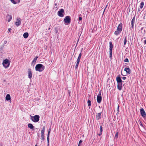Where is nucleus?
Wrapping results in <instances>:
<instances>
[{"label":"nucleus","mask_w":146,"mask_h":146,"mask_svg":"<svg viewBox=\"0 0 146 146\" xmlns=\"http://www.w3.org/2000/svg\"><path fill=\"white\" fill-rule=\"evenodd\" d=\"M38 58V56H36L35 57L34 59L33 60L32 63H31V65H33V66H34V65L36 64V60Z\"/></svg>","instance_id":"obj_12"},{"label":"nucleus","mask_w":146,"mask_h":146,"mask_svg":"<svg viewBox=\"0 0 146 146\" xmlns=\"http://www.w3.org/2000/svg\"><path fill=\"white\" fill-rule=\"evenodd\" d=\"M102 100V97L101 94L100 90L99 94L98 95L97 98V101L98 103H100Z\"/></svg>","instance_id":"obj_8"},{"label":"nucleus","mask_w":146,"mask_h":146,"mask_svg":"<svg viewBox=\"0 0 146 146\" xmlns=\"http://www.w3.org/2000/svg\"><path fill=\"white\" fill-rule=\"evenodd\" d=\"M64 22L66 25H68L70 24L71 22V18L70 16H67L65 17L64 19Z\"/></svg>","instance_id":"obj_5"},{"label":"nucleus","mask_w":146,"mask_h":146,"mask_svg":"<svg viewBox=\"0 0 146 146\" xmlns=\"http://www.w3.org/2000/svg\"><path fill=\"white\" fill-rule=\"evenodd\" d=\"M144 5V3L143 2H141L140 3V8L141 9H142L143 8V5Z\"/></svg>","instance_id":"obj_27"},{"label":"nucleus","mask_w":146,"mask_h":146,"mask_svg":"<svg viewBox=\"0 0 146 146\" xmlns=\"http://www.w3.org/2000/svg\"><path fill=\"white\" fill-rule=\"evenodd\" d=\"M54 5L55 6H56V5H57V3H55Z\"/></svg>","instance_id":"obj_53"},{"label":"nucleus","mask_w":146,"mask_h":146,"mask_svg":"<svg viewBox=\"0 0 146 146\" xmlns=\"http://www.w3.org/2000/svg\"><path fill=\"white\" fill-rule=\"evenodd\" d=\"M135 21V17H134L132 19V20L131 21V27H130V28H131L132 29H133V28L134 25V22Z\"/></svg>","instance_id":"obj_11"},{"label":"nucleus","mask_w":146,"mask_h":146,"mask_svg":"<svg viewBox=\"0 0 146 146\" xmlns=\"http://www.w3.org/2000/svg\"><path fill=\"white\" fill-rule=\"evenodd\" d=\"M83 48H82V49H81V51H82V50H83Z\"/></svg>","instance_id":"obj_56"},{"label":"nucleus","mask_w":146,"mask_h":146,"mask_svg":"<svg viewBox=\"0 0 146 146\" xmlns=\"http://www.w3.org/2000/svg\"><path fill=\"white\" fill-rule=\"evenodd\" d=\"M31 119L33 122L36 123L38 122L40 119V116L38 115H36L34 116H33L31 115H30Z\"/></svg>","instance_id":"obj_4"},{"label":"nucleus","mask_w":146,"mask_h":146,"mask_svg":"<svg viewBox=\"0 0 146 146\" xmlns=\"http://www.w3.org/2000/svg\"><path fill=\"white\" fill-rule=\"evenodd\" d=\"M70 93H71L69 91L68 92V94L70 96Z\"/></svg>","instance_id":"obj_46"},{"label":"nucleus","mask_w":146,"mask_h":146,"mask_svg":"<svg viewBox=\"0 0 146 146\" xmlns=\"http://www.w3.org/2000/svg\"><path fill=\"white\" fill-rule=\"evenodd\" d=\"M94 30V29H93L92 30V31H93V30Z\"/></svg>","instance_id":"obj_61"},{"label":"nucleus","mask_w":146,"mask_h":146,"mask_svg":"<svg viewBox=\"0 0 146 146\" xmlns=\"http://www.w3.org/2000/svg\"><path fill=\"white\" fill-rule=\"evenodd\" d=\"M75 43H76V42H74V43H73V45H75Z\"/></svg>","instance_id":"obj_51"},{"label":"nucleus","mask_w":146,"mask_h":146,"mask_svg":"<svg viewBox=\"0 0 146 146\" xmlns=\"http://www.w3.org/2000/svg\"><path fill=\"white\" fill-rule=\"evenodd\" d=\"M82 51H81V52L79 54V56L78 58H77V60L80 61L81 57L82 55Z\"/></svg>","instance_id":"obj_23"},{"label":"nucleus","mask_w":146,"mask_h":146,"mask_svg":"<svg viewBox=\"0 0 146 146\" xmlns=\"http://www.w3.org/2000/svg\"><path fill=\"white\" fill-rule=\"evenodd\" d=\"M99 107L100 108V106H99Z\"/></svg>","instance_id":"obj_60"},{"label":"nucleus","mask_w":146,"mask_h":146,"mask_svg":"<svg viewBox=\"0 0 146 146\" xmlns=\"http://www.w3.org/2000/svg\"><path fill=\"white\" fill-rule=\"evenodd\" d=\"M45 131V127H43L42 129L41 130V135H44V133Z\"/></svg>","instance_id":"obj_20"},{"label":"nucleus","mask_w":146,"mask_h":146,"mask_svg":"<svg viewBox=\"0 0 146 146\" xmlns=\"http://www.w3.org/2000/svg\"><path fill=\"white\" fill-rule=\"evenodd\" d=\"M100 132L102 133L103 131V127L102 125L100 126Z\"/></svg>","instance_id":"obj_29"},{"label":"nucleus","mask_w":146,"mask_h":146,"mask_svg":"<svg viewBox=\"0 0 146 146\" xmlns=\"http://www.w3.org/2000/svg\"><path fill=\"white\" fill-rule=\"evenodd\" d=\"M87 103L88 104V106H89V108H90V106L91 105V101L90 100H89L88 99V101H87Z\"/></svg>","instance_id":"obj_25"},{"label":"nucleus","mask_w":146,"mask_h":146,"mask_svg":"<svg viewBox=\"0 0 146 146\" xmlns=\"http://www.w3.org/2000/svg\"><path fill=\"white\" fill-rule=\"evenodd\" d=\"M41 139L43 141L44 140V135H41Z\"/></svg>","instance_id":"obj_36"},{"label":"nucleus","mask_w":146,"mask_h":146,"mask_svg":"<svg viewBox=\"0 0 146 146\" xmlns=\"http://www.w3.org/2000/svg\"><path fill=\"white\" fill-rule=\"evenodd\" d=\"M58 15L60 17H62L64 15V10L63 9H60L57 12Z\"/></svg>","instance_id":"obj_7"},{"label":"nucleus","mask_w":146,"mask_h":146,"mask_svg":"<svg viewBox=\"0 0 146 146\" xmlns=\"http://www.w3.org/2000/svg\"><path fill=\"white\" fill-rule=\"evenodd\" d=\"M127 43V36H126L124 40V45H125Z\"/></svg>","instance_id":"obj_26"},{"label":"nucleus","mask_w":146,"mask_h":146,"mask_svg":"<svg viewBox=\"0 0 146 146\" xmlns=\"http://www.w3.org/2000/svg\"><path fill=\"white\" fill-rule=\"evenodd\" d=\"M124 71H125L127 73L129 74L131 73V71L129 68H125L124 69Z\"/></svg>","instance_id":"obj_17"},{"label":"nucleus","mask_w":146,"mask_h":146,"mask_svg":"<svg viewBox=\"0 0 146 146\" xmlns=\"http://www.w3.org/2000/svg\"><path fill=\"white\" fill-rule=\"evenodd\" d=\"M126 78V77H125L124 76L122 77V79L123 80H125Z\"/></svg>","instance_id":"obj_42"},{"label":"nucleus","mask_w":146,"mask_h":146,"mask_svg":"<svg viewBox=\"0 0 146 146\" xmlns=\"http://www.w3.org/2000/svg\"><path fill=\"white\" fill-rule=\"evenodd\" d=\"M79 38H77V39L76 40V41L77 40V43H76V46H77V44H78V41H79Z\"/></svg>","instance_id":"obj_39"},{"label":"nucleus","mask_w":146,"mask_h":146,"mask_svg":"<svg viewBox=\"0 0 146 146\" xmlns=\"http://www.w3.org/2000/svg\"><path fill=\"white\" fill-rule=\"evenodd\" d=\"M124 61L125 62H128L129 60L127 58H126L124 60Z\"/></svg>","instance_id":"obj_34"},{"label":"nucleus","mask_w":146,"mask_h":146,"mask_svg":"<svg viewBox=\"0 0 146 146\" xmlns=\"http://www.w3.org/2000/svg\"><path fill=\"white\" fill-rule=\"evenodd\" d=\"M119 111H117V114H119Z\"/></svg>","instance_id":"obj_52"},{"label":"nucleus","mask_w":146,"mask_h":146,"mask_svg":"<svg viewBox=\"0 0 146 146\" xmlns=\"http://www.w3.org/2000/svg\"><path fill=\"white\" fill-rule=\"evenodd\" d=\"M116 80L117 83V88L119 90H121L122 88L123 81L121 78L120 75H118L116 78Z\"/></svg>","instance_id":"obj_1"},{"label":"nucleus","mask_w":146,"mask_h":146,"mask_svg":"<svg viewBox=\"0 0 146 146\" xmlns=\"http://www.w3.org/2000/svg\"><path fill=\"white\" fill-rule=\"evenodd\" d=\"M102 134V132H100V133H98V135H99V136H100Z\"/></svg>","instance_id":"obj_40"},{"label":"nucleus","mask_w":146,"mask_h":146,"mask_svg":"<svg viewBox=\"0 0 146 146\" xmlns=\"http://www.w3.org/2000/svg\"><path fill=\"white\" fill-rule=\"evenodd\" d=\"M5 99L7 101L11 100V96L10 94H7L5 97Z\"/></svg>","instance_id":"obj_19"},{"label":"nucleus","mask_w":146,"mask_h":146,"mask_svg":"<svg viewBox=\"0 0 146 146\" xmlns=\"http://www.w3.org/2000/svg\"><path fill=\"white\" fill-rule=\"evenodd\" d=\"M82 140H80L79 142V143L78 145V146H80V144L82 143Z\"/></svg>","instance_id":"obj_32"},{"label":"nucleus","mask_w":146,"mask_h":146,"mask_svg":"<svg viewBox=\"0 0 146 146\" xmlns=\"http://www.w3.org/2000/svg\"><path fill=\"white\" fill-rule=\"evenodd\" d=\"M117 111H119V105H118V107L117 108Z\"/></svg>","instance_id":"obj_45"},{"label":"nucleus","mask_w":146,"mask_h":146,"mask_svg":"<svg viewBox=\"0 0 146 146\" xmlns=\"http://www.w3.org/2000/svg\"><path fill=\"white\" fill-rule=\"evenodd\" d=\"M102 113V112H101L100 113H98L97 115H96V119L97 120H99V119H100L101 118V116H102L101 113Z\"/></svg>","instance_id":"obj_14"},{"label":"nucleus","mask_w":146,"mask_h":146,"mask_svg":"<svg viewBox=\"0 0 146 146\" xmlns=\"http://www.w3.org/2000/svg\"><path fill=\"white\" fill-rule=\"evenodd\" d=\"M29 33L27 32L24 33L23 34V36L25 38H27L28 37Z\"/></svg>","instance_id":"obj_21"},{"label":"nucleus","mask_w":146,"mask_h":146,"mask_svg":"<svg viewBox=\"0 0 146 146\" xmlns=\"http://www.w3.org/2000/svg\"><path fill=\"white\" fill-rule=\"evenodd\" d=\"M141 32L142 34H145L146 33V29H144V27H142L141 29Z\"/></svg>","instance_id":"obj_22"},{"label":"nucleus","mask_w":146,"mask_h":146,"mask_svg":"<svg viewBox=\"0 0 146 146\" xmlns=\"http://www.w3.org/2000/svg\"><path fill=\"white\" fill-rule=\"evenodd\" d=\"M110 45L109 46H113L112 43L111 42H109Z\"/></svg>","instance_id":"obj_41"},{"label":"nucleus","mask_w":146,"mask_h":146,"mask_svg":"<svg viewBox=\"0 0 146 146\" xmlns=\"http://www.w3.org/2000/svg\"><path fill=\"white\" fill-rule=\"evenodd\" d=\"M140 125L141 126H142V127L143 126V125L142 124V123L141 122V123L140 124Z\"/></svg>","instance_id":"obj_47"},{"label":"nucleus","mask_w":146,"mask_h":146,"mask_svg":"<svg viewBox=\"0 0 146 146\" xmlns=\"http://www.w3.org/2000/svg\"><path fill=\"white\" fill-rule=\"evenodd\" d=\"M144 44H146V39L144 41Z\"/></svg>","instance_id":"obj_44"},{"label":"nucleus","mask_w":146,"mask_h":146,"mask_svg":"<svg viewBox=\"0 0 146 146\" xmlns=\"http://www.w3.org/2000/svg\"><path fill=\"white\" fill-rule=\"evenodd\" d=\"M125 64H127V63H125Z\"/></svg>","instance_id":"obj_59"},{"label":"nucleus","mask_w":146,"mask_h":146,"mask_svg":"<svg viewBox=\"0 0 146 146\" xmlns=\"http://www.w3.org/2000/svg\"><path fill=\"white\" fill-rule=\"evenodd\" d=\"M8 30L9 31V32L10 33V32H11V28H9V29H8Z\"/></svg>","instance_id":"obj_43"},{"label":"nucleus","mask_w":146,"mask_h":146,"mask_svg":"<svg viewBox=\"0 0 146 146\" xmlns=\"http://www.w3.org/2000/svg\"><path fill=\"white\" fill-rule=\"evenodd\" d=\"M35 68L36 71L41 72L44 70L45 66L42 64H38L36 65Z\"/></svg>","instance_id":"obj_3"},{"label":"nucleus","mask_w":146,"mask_h":146,"mask_svg":"<svg viewBox=\"0 0 146 146\" xmlns=\"http://www.w3.org/2000/svg\"><path fill=\"white\" fill-rule=\"evenodd\" d=\"M10 62L9 60L7 59H5L3 60V66L5 68H7L9 67L10 65Z\"/></svg>","instance_id":"obj_6"},{"label":"nucleus","mask_w":146,"mask_h":146,"mask_svg":"<svg viewBox=\"0 0 146 146\" xmlns=\"http://www.w3.org/2000/svg\"><path fill=\"white\" fill-rule=\"evenodd\" d=\"M118 134H119V132L118 131H117L116 132V134H115V138L116 139L118 137Z\"/></svg>","instance_id":"obj_28"},{"label":"nucleus","mask_w":146,"mask_h":146,"mask_svg":"<svg viewBox=\"0 0 146 146\" xmlns=\"http://www.w3.org/2000/svg\"><path fill=\"white\" fill-rule=\"evenodd\" d=\"M15 24L17 26H19L21 25V21L20 19L19 18L17 19V21H16L15 22Z\"/></svg>","instance_id":"obj_16"},{"label":"nucleus","mask_w":146,"mask_h":146,"mask_svg":"<svg viewBox=\"0 0 146 146\" xmlns=\"http://www.w3.org/2000/svg\"><path fill=\"white\" fill-rule=\"evenodd\" d=\"M121 74L122 76H124V75H123L122 74V73H121Z\"/></svg>","instance_id":"obj_57"},{"label":"nucleus","mask_w":146,"mask_h":146,"mask_svg":"<svg viewBox=\"0 0 146 146\" xmlns=\"http://www.w3.org/2000/svg\"><path fill=\"white\" fill-rule=\"evenodd\" d=\"M113 48V46H110L109 57L110 59H112V58Z\"/></svg>","instance_id":"obj_10"},{"label":"nucleus","mask_w":146,"mask_h":146,"mask_svg":"<svg viewBox=\"0 0 146 146\" xmlns=\"http://www.w3.org/2000/svg\"><path fill=\"white\" fill-rule=\"evenodd\" d=\"M123 24L121 22L118 25L117 30L114 33V34L116 35H118L121 32L122 30Z\"/></svg>","instance_id":"obj_2"},{"label":"nucleus","mask_w":146,"mask_h":146,"mask_svg":"<svg viewBox=\"0 0 146 146\" xmlns=\"http://www.w3.org/2000/svg\"><path fill=\"white\" fill-rule=\"evenodd\" d=\"M15 1L16 2V4L19 3L20 1V0H15Z\"/></svg>","instance_id":"obj_37"},{"label":"nucleus","mask_w":146,"mask_h":146,"mask_svg":"<svg viewBox=\"0 0 146 146\" xmlns=\"http://www.w3.org/2000/svg\"><path fill=\"white\" fill-rule=\"evenodd\" d=\"M6 18L7 19H8V22H9L12 19V17L11 15H9L8 14L6 16Z\"/></svg>","instance_id":"obj_18"},{"label":"nucleus","mask_w":146,"mask_h":146,"mask_svg":"<svg viewBox=\"0 0 146 146\" xmlns=\"http://www.w3.org/2000/svg\"><path fill=\"white\" fill-rule=\"evenodd\" d=\"M35 146H37V144H36V145H35Z\"/></svg>","instance_id":"obj_58"},{"label":"nucleus","mask_w":146,"mask_h":146,"mask_svg":"<svg viewBox=\"0 0 146 146\" xmlns=\"http://www.w3.org/2000/svg\"><path fill=\"white\" fill-rule=\"evenodd\" d=\"M80 61L78 60H76L77 62H76V65L75 67V68L76 69H77L78 68Z\"/></svg>","instance_id":"obj_24"},{"label":"nucleus","mask_w":146,"mask_h":146,"mask_svg":"<svg viewBox=\"0 0 146 146\" xmlns=\"http://www.w3.org/2000/svg\"><path fill=\"white\" fill-rule=\"evenodd\" d=\"M47 146H49V142H47Z\"/></svg>","instance_id":"obj_48"},{"label":"nucleus","mask_w":146,"mask_h":146,"mask_svg":"<svg viewBox=\"0 0 146 146\" xmlns=\"http://www.w3.org/2000/svg\"><path fill=\"white\" fill-rule=\"evenodd\" d=\"M28 77L30 78L31 79L32 78V73L31 69H28Z\"/></svg>","instance_id":"obj_13"},{"label":"nucleus","mask_w":146,"mask_h":146,"mask_svg":"<svg viewBox=\"0 0 146 146\" xmlns=\"http://www.w3.org/2000/svg\"><path fill=\"white\" fill-rule=\"evenodd\" d=\"M50 131H51V129L50 128L49 129H48V134H47V135H50Z\"/></svg>","instance_id":"obj_35"},{"label":"nucleus","mask_w":146,"mask_h":146,"mask_svg":"<svg viewBox=\"0 0 146 146\" xmlns=\"http://www.w3.org/2000/svg\"><path fill=\"white\" fill-rule=\"evenodd\" d=\"M55 31L56 33H57L58 32V29L57 28H55Z\"/></svg>","instance_id":"obj_33"},{"label":"nucleus","mask_w":146,"mask_h":146,"mask_svg":"<svg viewBox=\"0 0 146 146\" xmlns=\"http://www.w3.org/2000/svg\"><path fill=\"white\" fill-rule=\"evenodd\" d=\"M107 6H106V7H107ZM106 8H105V9H104V12H103V14H104V12L105 11V9H106Z\"/></svg>","instance_id":"obj_50"},{"label":"nucleus","mask_w":146,"mask_h":146,"mask_svg":"<svg viewBox=\"0 0 146 146\" xmlns=\"http://www.w3.org/2000/svg\"><path fill=\"white\" fill-rule=\"evenodd\" d=\"M49 136L50 135H47V142H49Z\"/></svg>","instance_id":"obj_31"},{"label":"nucleus","mask_w":146,"mask_h":146,"mask_svg":"<svg viewBox=\"0 0 146 146\" xmlns=\"http://www.w3.org/2000/svg\"><path fill=\"white\" fill-rule=\"evenodd\" d=\"M140 11V10H139V9H138V11Z\"/></svg>","instance_id":"obj_55"},{"label":"nucleus","mask_w":146,"mask_h":146,"mask_svg":"<svg viewBox=\"0 0 146 146\" xmlns=\"http://www.w3.org/2000/svg\"><path fill=\"white\" fill-rule=\"evenodd\" d=\"M10 0L11 1V2L13 4H16V2L15 1V0Z\"/></svg>","instance_id":"obj_30"},{"label":"nucleus","mask_w":146,"mask_h":146,"mask_svg":"<svg viewBox=\"0 0 146 146\" xmlns=\"http://www.w3.org/2000/svg\"><path fill=\"white\" fill-rule=\"evenodd\" d=\"M44 47L46 49V48H47V46H46L45 47V46H44Z\"/></svg>","instance_id":"obj_49"},{"label":"nucleus","mask_w":146,"mask_h":146,"mask_svg":"<svg viewBox=\"0 0 146 146\" xmlns=\"http://www.w3.org/2000/svg\"><path fill=\"white\" fill-rule=\"evenodd\" d=\"M140 113L141 116L144 118L146 117V113L143 108H141L140 110Z\"/></svg>","instance_id":"obj_9"},{"label":"nucleus","mask_w":146,"mask_h":146,"mask_svg":"<svg viewBox=\"0 0 146 146\" xmlns=\"http://www.w3.org/2000/svg\"><path fill=\"white\" fill-rule=\"evenodd\" d=\"M78 19L80 21H82V18L81 17H79L78 18Z\"/></svg>","instance_id":"obj_38"},{"label":"nucleus","mask_w":146,"mask_h":146,"mask_svg":"<svg viewBox=\"0 0 146 146\" xmlns=\"http://www.w3.org/2000/svg\"><path fill=\"white\" fill-rule=\"evenodd\" d=\"M50 28H48V30H50Z\"/></svg>","instance_id":"obj_54"},{"label":"nucleus","mask_w":146,"mask_h":146,"mask_svg":"<svg viewBox=\"0 0 146 146\" xmlns=\"http://www.w3.org/2000/svg\"><path fill=\"white\" fill-rule=\"evenodd\" d=\"M2 49V48H1V49Z\"/></svg>","instance_id":"obj_62"},{"label":"nucleus","mask_w":146,"mask_h":146,"mask_svg":"<svg viewBox=\"0 0 146 146\" xmlns=\"http://www.w3.org/2000/svg\"><path fill=\"white\" fill-rule=\"evenodd\" d=\"M28 126L29 128H30L31 129H32L33 131H34L35 130V127L34 126H33V125L31 123H29L28 124Z\"/></svg>","instance_id":"obj_15"}]
</instances>
